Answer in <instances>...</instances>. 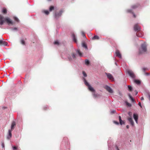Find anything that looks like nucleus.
I'll return each mask as SVG.
<instances>
[{
	"mask_svg": "<svg viewBox=\"0 0 150 150\" xmlns=\"http://www.w3.org/2000/svg\"><path fill=\"white\" fill-rule=\"evenodd\" d=\"M4 21H6L8 25L10 24L13 25V22L10 18H4L2 16L0 15V25H3Z\"/></svg>",
	"mask_w": 150,
	"mask_h": 150,
	"instance_id": "nucleus-1",
	"label": "nucleus"
},
{
	"mask_svg": "<svg viewBox=\"0 0 150 150\" xmlns=\"http://www.w3.org/2000/svg\"><path fill=\"white\" fill-rule=\"evenodd\" d=\"M83 80L85 85L88 86L89 90L93 93H95V90L91 86L84 78H83Z\"/></svg>",
	"mask_w": 150,
	"mask_h": 150,
	"instance_id": "nucleus-2",
	"label": "nucleus"
},
{
	"mask_svg": "<svg viewBox=\"0 0 150 150\" xmlns=\"http://www.w3.org/2000/svg\"><path fill=\"white\" fill-rule=\"evenodd\" d=\"M146 45L145 44H142L141 45V48L139 50V53L142 54L146 51Z\"/></svg>",
	"mask_w": 150,
	"mask_h": 150,
	"instance_id": "nucleus-3",
	"label": "nucleus"
},
{
	"mask_svg": "<svg viewBox=\"0 0 150 150\" xmlns=\"http://www.w3.org/2000/svg\"><path fill=\"white\" fill-rule=\"evenodd\" d=\"M127 73L131 78L133 79H135L136 76L132 70H127Z\"/></svg>",
	"mask_w": 150,
	"mask_h": 150,
	"instance_id": "nucleus-4",
	"label": "nucleus"
},
{
	"mask_svg": "<svg viewBox=\"0 0 150 150\" xmlns=\"http://www.w3.org/2000/svg\"><path fill=\"white\" fill-rule=\"evenodd\" d=\"M62 10H61L59 13L56 12L54 14V17L56 19H57L59 18L62 15V13L63 12Z\"/></svg>",
	"mask_w": 150,
	"mask_h": 150,
	"instance_id": "nucleus-5",
	"label": "nucleus"
},
{
	"mask_svg": "<svg viewBox=\"0 0 150 150\" xmlns=\"http://www.w3.org/2000/svg\"><path fill=\"white\" fill-rule=\"evenodd\" d=\"M68 58L70 61H72L73 59H75L76 58V55L74 53H73L72 54V57L69 55L66 54Z\"/></svg>",
	"mask_w": 150,
	"mask_h": 150,
	"instance_id": "nucleus-6",
	"label": "nucleus"
},
{
	"mask_svg": "<svg viewBox=\"0 0 150 150\" xmlns=\"http://www.w3.org/2000/svg\"><path fill=\"white\" fill-rule=\"evenodd\" d=\"M134 30L136 32L139 31L141 28L137 24H135L134 27Z\"/></svg>",
	"mask_w": 150,
	"mask_h": 150,
	"instance_id": "nucleus-7",
	"label": "nucleus"
},
{
	"mask_svg": "<svg viewBox=\"0 0 150 150\" xmlns=\"http://www.w3.org/2000/svg\"><path fill=\"white\" fill-rule=\"evenodd\" d=\"M105 88L108 91L109 93H112L113 92V91L112 89L109 86L106 85Z\"/></svg>",
	"mask_w": 150,
	"mask_h": 150,
	"instance_id": "nucleus-8",
	"label": "nucleus"
},
{
	"mask_svg": "<svg viewBox=\"0 0 150 150\" xmlns=\"http://www.w3.org/2000/svg\"><path fill=\"white\" fill-rule=\"evenodd\" d=\"M105 74L107 75L108 78L109 79L111 80L112 81H114V79L111 74L110 73H106Z\"/></svg>",
	"mask_w": 150,
	"mask_h": 150,
	"instance_id": "nucleus-9",
	"label": "nucleus"
},
{
	"mask_svg": "<svg viewBox=\"0 0 150 150\" xmlns=\"http://www.w3.org/2000/svg\"><path fill=\"white\" fill-rule=\"evenodd\" d=\"M133 118L134 119L136 123H138V116L137 114L134 113L133 114Z\"/></svg>",
	"mask_w": 150,
	"mask_h": 150,
	"instance_id": "nucleus-10",
	"label": "nucleus"
},
{
	"mask_svg": "<svg viewBox=\"0 0 150 150\" xmlns=\"http://www.w3.org/2000/svg\"><path fill=\"white\" fill-rule=\"evenodd\" d=\"M130 122L131 125L132 126H133L134 125V122L132 120V119L131 117H128L127 119Z\"/></svg>",
	"mask_w": 150,
	"mask_h": 150,
	"instance_id": "nucleus-11",
	"label": "nucleus"
},
{
	"mask_svg": "<svg viewBox=\"0 0 150 150\" xmlns=\"http://www.w3.org/2000/svg\"><path fill=\"white\" fill-rule=\"evenodd\" d=\"M16 125V123L15 121H13L12 122L11 126V130H13L14 128V127Z\"/></svg>",
	"mask_w": 150,
	"mask_h": 150,
	"instance_id": "nucleus-12",
	"label": "nucleus"
},
{
	"mask_svg": "<svg viewBox=\"0 0 150 150\" xmlns=\"http://www.w3.org/2000/svg\"><path fill=\"white\" fill-rule=\"evenodd\" d=\"M72 37L73 41L76 43L77 42V39L74 34L73 33L72 34Z\"/></svg>",
	"mask_w": 150,
	"mask_h": 150,
	"instance_id": "nucleus-13",
	"label": "nucleus"
},
{
	"mask_svg": "<svg viewBox=\"0 0 150 150\" xmlns=\"http://www.w3.org/2000/svg\"><path fill=\"white\" fill-rule=\"evenodd\" d=\"M136 35L137 37H142L143 35V33L142 32L137 33H136Z\"/></svg>",
	"mask_w": 150,
	"mask_h": 150,
	"instance_id": "nucleus-14",
	"label": "nucleus"
},
{
	"mask_svg": "<svg viewBox=\"0 0 150 150\" xmlns=\"http://www.w3.org/2000/svg\"><path fill=\"white\" fill-rule=\"evenodd\" d=\"M116 55L119 58H121V54L118 50H117L116 51Z\"/></svg>",
	"mask_w": 150,
	"mask_h": 150,
	"instance_id": "nucleus-15",
	"label": "nucleus"
},
{
	"mask_svg": "<svg viewBox=\"0 0 150 150\" xmlns=\"http://www.w3.org/2000/svg\"><path fill=\"white\" fill-rule=\"evenodd\" d=\"M119 120L120 123L121 125H122L123 124H124L125 123V122L123 121L122 120L121 117L120 116H119Z\"/></svg>",
	"mask_w": 150,
	"mask_h": 150,
	"instance_id": "nucleus-16",
	"label": "nucleus"
},
{
	"mask_svg": "<svg viewBox=\"0 0 150 150\" xmlns=\"http://www.w3.org/2000/svg\"><path fill=\"white\" fill-rule=\"evenodd\" d=\"M11 130L10 129H9L8 130V135L7 137V138L8 139H10L12 136V134H11Z\"/></svg>",
	"mask_w": 150,
	"mask_h": 150,
	"instance_id": "nucleus-17",
	"label": "nucleus"
},
{
	"mask_svg": "<svg viewBox=\"0 0 150 150\" xmlns=\"http://www.w3.org/2000/svg\"><path fill=\"white\" fill-rule=\"evenodd\" d=\"M134 82L138 85H139L141 83V81L139 80L134 79Z\"/></svg>",
	"mask_w": 150,
	"mask_h": 150,
	"instance_id": "nucleus-18",
	"label": "nucleus"
},
{
	"mask_svg": "<svg viewBox=\"0 0 150 150\" xmlns=\"http://www.w3.org/2000/svg\"><path fill=\"white\" fill-rule=\"evenodd\" d=\"M127 11V12L128 13H132L133 14V16L135 18L136 17L135 15L132 12V10H131V9L128 10Z\"/></svg>",
	"mask_w": 150,
	"mask_h": 150,
	"instance_id": "nucleus-19",
	"label": "nucleus"
},
{
	"mask_svg": "<svg viewBox=\"0 0 150 150\" xmlns=\"http://www.w3.org/2000/svg\"><path fill=\"white\" fill-rule=\"evenodd\" d=\"M93 96L94 98H97L99 97L100 96V95L97 93H92Z\"/></svg>",
	"mask_w": 150,
	"mask_h": 150,
	"instance_id": "nucleus-20",
	"label": "nucleus"
},
{
	"mask_svg": "<svg viewBox=\"0 0 150 150\" xmlns=\"http://www.w3.org/2000/svg\"><path fill=\"white\" fill-rule=\"evenodd\" d=\"M82 47L86 49L87 50L88 47L86 44L85 43H83L82 44Z\"/></svg>",
	"mask_w": 150,
	"mask_h": 150,
	"instance_id": "nucleus-21",
	"label": "nucleus"
},
{
	"mask_svg": "<svg viewBox=\"0 0 150 150\" xmlns=\"http://www.w3.org/2000/svg\"><path fill=\"white\" fill-rule=\"evenodd\" d=\"M2 12L4 14H6L7 12L6 9L5 8H3L2 10Z\"/></svg>",
	"mask_w": 150,
	"mask_h": 150,
	"instance_id": "nucleus-22",
	"label": "nucleus"
},
{
	"mask_svg": "<svg viewBox=\"0 0 150 150\" xmlns=\"http://www.w3.org/2000/svg\"><path fill=\"white\" fill-rule=\"evenodd\" d=\"M85 64L87 65H88L90 64L89 61L87 59H86L85 60Z\"/></svg>",
	"mask_w": 150,
	"mask_h": 150,
	"instance_id": "nucleus-23",
	"label": "nucleus"
},
{
	"mask_svg": "<svg viewBox=\"0 0 150 150\" xmlns=\"http://www.w3.org/2000/svg\"><path fill=\"white\" fill-rule=\"evenodd\" d=\"M76 52H77L80 56L81 57L82 56V54L79 50H77Z\"/></svg>",
	"mask_w": 150,
	"mask_h": 150,
	"instance_id": "nucleus-24",
	"label": "nucleus"
},
{
	"mask_svg": "<svg viewBox=\"0 0 150 150\" xmlns=\"http://www.w3.org/2000/svg\"><path fill=\"white\" fill-rule=\"evenodd\" d=\"M128 96L132 102L134 101V99L132 97V96L130 94H128Z\"/></svg>",
	"mask_w": 150,
	"mask_h": 150,
	"instance_id": "nucleus-25",
	"label": "nucleus"
},
{
	"mask_svg": "<svg viewBox=\"0 0 150 150\" xmlns=\"http://www.w3.org/2000/svg\"><path fill=\"white\" fill-rule=\"evenodd\" d=\"M128 96L132 102L134 101V99L132 97V96L130 94H128Z\"/></svg>",
	"mask_w": 150,
	"mask_h": 150,
	"instance_id": "nucleus-26",
	"label": "nucleus"
},
{
	"mask_svg": "<svg viewBox=\"0 0 150 150\" xmlns=\"http://www.w3.org/2000/svg\"><path fill=\"white\" fill-rule=\"evenodd\" d=\"M138 4L134 5L132 6V9H135L138 6Z\"/></svg>",
	"mask_w": 150,
	"mask_h": 150,
	"instance_id": "nucleus-27",
	"label": "nucleus"
},
{
	"mask_svg": "<svg viewBox=\"0 0 150 150\" xmlns=\"http://www.w3.org/2000/svg\"><path fill=\"white\" fill-rule=\"evenodd\" d=\"M99 38V37L97 35H95L93 38V39L94 40H98Z\"/></svg>",
	"mask_w": 150,
	"mask_h": 150,
	"instance_id": "nucleus-28",
	"label": "nucleus"
},
{
	"mask_svg": "<svg viewBox=\"0 0 150 150\" xmlns=\"http://www.w3.org/2000/svg\"><path fill=\"white\" fill-rule=\"evenodd\" d=\"M128 89L129 91H131L132 90V86H130V85H128Z\"/></svg>",
	"mask_w": 150,
	"mask_h": 150,
	"instance_id": "nucleus-29",
	"label": "nucleus"
},
{
	"mask_svg": "<svg viewBox=\"0 0 150 150\" xmlns=\"http://www.w3.org/2000/svg\"><path fill=\"white\" fill-rule=\"evenodd\" d=\"M8 43L7 42L5 41H3L2 45L4 46H6L7 45Z\"/></svg>",
	"mask_w": 150,
	"mask_h": 150,
	"instance_id": "nucleus-30",
	"label": "nucleus"
},
{
	"mask_svg": "<svg viewBox=\"0 0 150 150\" xmlns=\"http://www.w3.org/2000/svg\"><path fill=\"white\" fill-rule=\"evenodd\" d=\"M13 18L14 20L16 21L17 22H18L19 21V20L16 17H14Z\"/></svg>",
	"mask_w": 150,
	"mask_h": 150,
	"instance_id": "nucleus-31",
	"label": "nucleus"
},
{
	"mask_svg": "<svg viewBox=\"0 0 150 150\" xmlns=\"http://www.w3.org/2000/svg\"><path fill=\"white\" fill-rule=\"evenodd\" d=\"M11 29L12 30H13V31H17L18 30L17 28L16 27H15L14 28H11Z\"/></svg>",
	"mask_w": 150,
	"mask_h": 150,
	"instance_id": "nucleus-32",
	"label": "nucleus"
},
{
	"mask_svg": "<svg viewBox=\"0 0 150 150\" xmlns=\"http://www.w3.org/2000/svg\"><path fill=\"white\" fill-rule=\"evenodd\" d=\"M54 9V7L53 6H51L49 10L50 11H51Z\"/></svg>",
	"mask_w": 150,
	"mask_h": 150,
	"instance_id": "nucleus-33",
	"label": "nucleus"
},
{
	"mask_svg": "<svg viewBox=\"0 0 150 150\" xmlns=\"http://www.w3.org/2000/svg\"><path fill=\"white\" fill-rule=\"evenodd\" d=\"M21 43L23 45H25V42L24 40H23V39H22L21 40Z\"/></svg>",
	"mask_w": 150,
	"mask_h": 150,
	"instance_id": "nucleus-34",
	"label": "nucleus"
},
{
	"mask_svg": "<svg viewBox=\"0 0 150 150\" xmlns=\"http://www.w3.org/2000/svg\"><path fill=\"white\" fill-rule=\"evenodd\" d=\"M82 73L83 76L84 77H86L87 76V74H86V72L84 71H83L82 72Z\"/></svg>",
	"mask_w": 150,
	"mask_h": 150,
	"instance_id": "nucleus-35",
	"label": "nucleus"
},
{
	"mask_svg": "<svg viewBox=\"0 0 150 150\" xmlns=\"http://www.w3.org/2000/svg\"><path fill=\"white\" fill-rule=\"evenodd\" d=\"M126 105L127 106H128V107H130L131 106V104L130 103L127 102H126Z\"/></svg>",
	"mask_w": 150,
	"mask_h": 150,
	"instance_id": "nucleus-36",
	"label": "nucleus"
},
{
	"mask_svg": "<svg viewBox=\"0 0 150 150\" xmlns=\"http://www.w3.org/2000/svg\"><path fill=\"white\" fill-rule=\"evenodd\" d=\"M44 13L46 14V15H48L49 13V12L47 10L45 11H44Z\"/></svg>",
	"mask_w": 150,
	"mask_h": 150,
	"instance_id": "nucleus-37",
	"label": "nucleus"
},
{
	"mask_svg": "<svg viewBox=\"0 0 150 150\" xmlns=\"http://www.w3.org/2000/svg\"><path fill=\"white\" fill-rule=\"evenodd\" d=\"M54 45H59V42L57 41H56L54 42Z\"/></svg>",
	"mask_w": 150,
	"mask_h": 150,
	"instance_id": "nucleus-38",
	"label": "nucleus"
},
{
	"mask_svg": "<svg viewBox=\"0 0 150 150\" xmlns=\"http://www.w3.org/2000/svg\"><path fill=\"white\" fill-rule=\"evenodd\" d=\"M132 112H128V115L130 116L131 117L132 115Z\"/></svg>",
	"mask_w": 150,
	"mask_h": 150,
	"instance_id": "nucleus-39",
	"label": "nucleus"
},
{
	"mask_svg": "<svg viewBox=\"0 0 150 150\" xmlns=\"http://www.w3.org/2000/svg\"><path fill=\"white\" fill-rule=\"evenodd\" d=\"M114 123L116 125H118L119 124V123L118 122L116 121H114Z\"/></svg>",
	"mask_w": 150,
	"mask_h": 150,
	"instance_id": "nucleus-40",
	"label": "nucleus"
},
{
	"mask_svg": "<svg viewBox=\"0 0 150 150\" xmlns=\"http://www.w3.org/2000/svg\"><path fill=\"white\" fill-rule=\"evenodd\" d=\"M13 149L14 150H16L17 149V147L16 146L13 147Z\"/></svg>",
	"mask_w": 150,
	"mask_h": 150,
	"instance_id": "nucleus-41",
	"label": "nucleus"
},
{
	"mask_svg": "<svg viewBox=\"0 0 150 150\" xmlns=\"http://www.w3.org/2000/svg\"><path fill=\"white\" fill-rule=\"evenodd\" d=\"M3 41L2 40H0V45H2Z\"/></svg>",
	"mask_w": 150,
	"mask_h": 150,
	"instance_id": "nucleus-42",
	"label": "nucleus"
},
{
	"mask_svg": "<svg viewBox=\"0 0 150 150\" xmlns=\"http://www.w3.org/2000/svg\"><path fill=\"white\" fill-rule=\"evenodd\" d=\"M82 35H83V37H85V35L84 33H83V32H82Z\"/></svg>",
	"mask_w": 150,
	"mask_h": 150,
	"instance_id": "nucleus-43",
	"label": "nucleus"
},
{
	"mask_svg": "<svg viewBox=\"0 0 150 150\" xmlns=\"http://www.w3.org/2000/svg\"><path fill=\"white\" fill-rule=\"evenodd\" d=\"M115 110H112L111 111V113H114L115 112Z\"/></svg>",
	"mask_w": 150,
	"mask_h": 150,
	"instance_id": "nucleus-44",
	"label": "nucleus"
},
{
	"mask_svg": "<svg viewBox=\"0 0 150 150\" xmlns=\"http://www.w3.org/2000/svg\"><path fill=\"white\" fill-rule=\"evenodd\" d=\"M146 69L145 68H143L142 69V70L144 71H145L146 70Z\"/></svg>",
	"mask_w": 150,
	"mask_h": 150,
	"instance_id": "nucleus-45",
	"label": "nucleus"
},
{
	"mask_svg": "<svg viewBox=\"0 0 150 150\" xmlns=\"http://www.w3.org/2000/svg\"><path fill=\"white\" fill-rule=\"evenodd\" d=\"M2 146L3 147V148H4V145L3 143H2Z\"/></svg>",
	"mask_w": 150,
	"mask_h": 150,
	"instance_id": "nucleus-46",
	"label": "nucleus"
},
{
	"mask_svg": "<svg viewBox=\"0 0 150 150\" xmlns=\"http://www.w3.org/2000/svg\"><path fill=\"white\" fill-rule=\"evenodd\" d=\"M139 105L142 108V106L140 102H139L138 103Z\"/></svg>",
	"mask_w": 150,
	"mask_h": 150,
	"instance_id": "nucleus-47",
	"label": "nucleus"
},
{
	"mask_svg": "<svg viewBox=\"0 0 150 150\" xmlns=\"http://www.w3.org/2000/svg\"><path fill=\"white\" fill-rule=\"evenodd\" d=\"M148 96L149 97V100H150V94L149 93L148 94Z\"/></svg>",
	"mask_w": 150,
	"mask_h": 150,
	"instance_id": "nucleus-48",
	"label": "nucleus"
},
{
	"mask_svg": "<svg viewBox=\"0 0 150 150\" xmlns=\"http://www.w3.org/2000/svg\"><path fill=\"white\" fill-rule=\"evenodd\" d=\"M129 125H127L126 126V128H127V129H129Z\"/></svg>",
	"mask_w": 150,
	"mask_h": 150,
	"instance_id": "nucleus-49",
	"label": "nucleus"
},
{
	"mask_svg": "<svg viewBox=\"0 0 150 150\" xmlns=\"http://www.w3.org/2000/svg\"><path fill=\"white\" fill-rule=\"evenodd\" d=\"M135 92L136 93L135 95H136L137 94V93H138V92L137 91H135Z\"/></svg>",
	"mask_w": 150,
	"mask_h": 150,
	"instance_id": "nucleus-50",
	"label": "nucleus"
},
{
	"mask_svg": "<svg viewBox=\"0 0 150 150\" xmlns=\"http://www.w3.org/2000/svg\"><path fill=\"white\" fill-rule=\"evenodd\" d=\"M141 100H144V98H143V97H141Z\"/></svg>",
	"mask_w": 150,
	"mask_h": 150,
	"instance_id": "nucleus-51",
	"label": "nucleus"
},
{
	"mask_svg": "<svg viewBox=\"0 0 150 150\" xmlns=\"http://www.w3.org/2000/svg\"><path fill=\"white\" fill-rule=\"evenodd\" d=\"M62 58H64V59H66V57H64L63 54H62Z\"/></svg>",
	"mask_w": 150,
	"mask_h": 150,
	"instance_id": "nucleus-52",
	"label": "nucleus"
},
{
	"mask_svg": "<svg viewBox=\"0 0 150 150\" xmlns=\"http://www.w3.org/2000/svg\"><path fill=\"white\" fill-rule=\"evenodd\" d=\"M145 74L146 75H149V74L148 73H145Z\"/></svg>",
	"mask_w": 150,
	"mask_h": 150,
	"instance_id": "nucleus-53",
	"label": "nucleus"
},
{
	"mask_svg": "<svg viewBox=\"0 0 150 150\" xmlns=\"http://www.w3.org/2000/svg\"><path fill=\"white\" fill-rule=\"evenodd\" d=\"M116 148L117 150H119L117 146H116Z\"/></svg>",
	"mask_w": 150,
	"mask_h": 150,
	"instance_id": "nucleus-54",
	"label": "nucleus"
},
{
	"mask_svg": "<svg viewBox=\"0 0 150 150\" xmlns=\"http://www.w3.org/2000/svg\"><path fill=\"white\" fill-rule=\"evenodd\" d=\"M115 65H116L117 66V63H116V62H115Z\"/></svg>",
	"mask_w": 150,
	"mask_h": 150,
	"instance_id": "nucleus-55",
	"label": "nucleus"
},
{
	"mask_svg": "<svg viewBox=\"0 0 150 150\" xmlns=\"http://www.w3.org/2000/svg\"><path fill=\"white\" fill-rule=\"evenodd\" d=\"M47 106H46V108H47Z\"/></svg>",
	"mask_w": 150,
	"mask_h": 150,
	"instance_id": "nucleus-56",
	"label": "nucleus"
}]
</instances>
